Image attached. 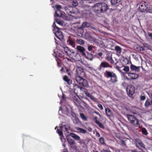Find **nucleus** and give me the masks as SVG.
I'll list each match as a JSON object with an SVG mask.
<instances>
[{"instance_id": "f257e3e1", "label": "nucleus", "mask_w": 152, "mask_h": 152, "mask_svg": "<svg viewBox=\"0 0 152 152\" xmlns=\"http://www.w3.org/2000/svg\"><path fill=\"white\" fill-rule=\"evenodd\" d=\"M108 9L107 5L104 3L96 4L92 7L93 10L97 13L104 12Z\"/></svg>"}, {"instance_id": "f03ea898", "label": "nucleus", "mask_w": 152, "mask_h": 152, "mask_svg": "<svg viewBox=\"0 0 152 152\" xmlns=\"http://www.w3.org/2000/svg\"><path fill=\"white\" fill-rule=\"evenodd\" d=\"M76 49L77 51L83 57L90 61H92L94 58V55L86 50L84 47L80 46L77 45Z\"/></svg>"}, {"instance_id": "7ed1b4c3", "label": "nucleus", "mask_w": 152, "mask_h": 152, "mask_svg": "<svg viewBox=\"0 0 152 152\" xmlns=\"http://www.w3.org/2000/svg\"><path fill=\"white\" fill-rule=\"evenodd\" d=\"M104 75L107 78H110V81L112 83H115L118 81L116 75L113 72L106 70L104 73Z\"/></svg>"}, {"instance_id": "20e7f679", "label": "nucleus", "mask_w": 152, "mask_h": 152, "mask_svg": "<svg viewBox=\"0 0 152 152\" xmlns=\"http://www.w3.org/2000/svg\"><path fill=\"white\" fill-rule=\"evenodd\" d=\"M128 119L130 123L134 126H139L140 124L139 120L134 115H127Z\"/></svg>"}, {"instance_id": "39448f33", "label": "nucleus", "mask_w": 152, "mask_h": 152, "mask_svg": "<svg viewBox=\"0 0 152 152\" xmlns=\"http://www.w3.org/2000/svg\"><path fill=\"white\" fill-rule=\"evenodd\" d=\"M75 80L77 83L80 86L84 87H88V81L82 78V77L76 76Z\"/></svg>"}, {"instance_id": "423d86ee", "label": "nucleus", "mask_w": 152, "mask_h": 152, "mask_svg": "<svg viewBox=\"0 0 152 152\" xmlns=\"http://www.w3.org/2000/svg\"><path fill=\"white\" fill-rule=\"evenodd\" d=\"M53 25H55V27H54V29L55 30V34L56 36L58 39L60 40H61L64 38V36L63 35L62 33L60 31L59 28L56 26L54 23H53Z\"/></svg>"}, {"instance_id": "0eeeda50", "label": "nucleus", "mask_w": 152, "mask_h": 152, "mask_svg": "<svg viewBox=\"0 0 152 152\" xmlns=\"http://www.w3.org/2000/svg\"><path fill=\"white\" fill-rule=\"evenodd\" d=\"M134 87L132 85H128L126 88V91L128 95L130 97L132 96L135 92Z\"/></svg>"}, {"instance_id": "6e6552de", "label": "nucleus", "mask_w": 152, "mask_h": 152, "mask_svg": "<svg viewBox=\"0 0 152 152\" xmlns=\"http://www.w3.org/2000/svg\"><path fill=\"white\" fill-rule=\"evenodd\" d=\"M91 26V25L90 23L87 22H83L81 26L78 28V31H80V33L81 34H82L83 32V29L85 28H88L90 27Z\"/></svg>"}, {"instance_id": "1a4fd4ad", "label": "nucleus", "mask_w": 152, "mask_h": 152, "mask_svg": "<svg viewBox=\"0 0 152 152\" xmlns=\"http://www.w3.org/2000/svg\"><path fill=\"white\" fill-rule=\"evenodd\" d=\"M148 8V3L145 1H142L140 3L139 9L142 12H144Z\"/></svg>"}, {"instance_id": "9d476101", "label": "nucleus", "mask_w": 152, "mask_h": 152, "mask_svg": "<svg viewBox=\"0 0 152 152\" xmlns=\"http://www.w3.org/2000/svg\"><path fill=\"white\" fill-rule=\"evenodd\" d=\"M112 66L109 64L105 61H103L101 62L99 67L98 68L99 70L100 71L102 68H107L108 67L112 68Z\"/></svg>"}, {"instance_id": "9b49d317", "label": "nucleus", "mask_w": 152, "mask_h": 152, "mask_svg": "<svg viewBox=\"0 0 152 152\" xmlns=\"http://www.w3.org/2000/svg\"><path fill=\"white\" fill-rule=\"evenodd\" d=\"M76 71L77 74V76L82 77L85 74L84 70L81 67H77Z\"/></svg>"}, {"instance_id": "f8f14e48", "label": "nucleus", "mask_w": 152, "mask_h": 152, "mask_svg": "<svg viewBox=\"0 0 152 152\" xmlns=\"http://www.w3.org/2000/svg\"><path fill=\"white\" fill-rule=\"evenodd\" d=\"M82 91H83L86 95L89 97L91 100L94 102L97 101V99L88 93L86 89L83 88V89Z\"/></svg>"}, {"instance_id": "ddd939ff", "label": "nucleus", "mask_w": 152, "mask_h": 152, "mask_svg": "<svg viewBox=\"0 0 152 152\" xmlns=\"http://www.w3.org/2000/svg\"><path fill=\"white\" fill-rule=\"evenodd\" d=\"M69 136H70L76 140L79 141V142L80 144H81L82 143V140L80 139V137L77 135L73 133H71Z\"/></svg>"}, {"instance_id": "4468645a", "label": "nucleus", "mask_w": 152, "mask_h": 152, "mask_svg": "<svg viewBox=\"0 0 152 152\" xmlns=\"http://www.w3.org/2000/svg\"><path fill=\"white\" fill-rule=\"evenodd\" d=\"M144 105L146 108L149 107L152 108V102L151 99L148 98L145 101Z\"/></svg>"}, {"instance_id": "2eb2a0df", "label": "nucleus", "mask_w": 152, "mask_h": 152, "mask_svg": "<svg viewBox=\"0 0 152 152\" xmlns=\"http://www.w3.org/2000/svg\"><path fill=\"white\" fill-rule=\"evenodd\" d=\"M83 87L78 86L77 84L75 83L73 84V87L72 90L75 93L77 91L78 89H79L81 91H82L83 89Z\"/></svg>"}, {"instance_id": "dca6fc26", "label": "nucleus", "mask_w": 152, "mask_h": 152, "mask_svg": "<svg viewBox=\"0 0 152 152\" xmlns=\"http://www.w3.org/2000/svg\"><path fill=\"white\" fill-rule=\"evenodd\" d=\"M128 74L132 80L136 79L138 77V75L134 73L128 72Z\"/></svg>"}, {"instance_id": "f3484780", "label": "nucleus", "mask_w": 152, "mask_h": 152, "mask_svg": "<svg viewBox=\"0 0 152 152\" xmlns=\"http://www.w3.org/2000/svg\"><path fill=\"white\" fill-rule=\"evenodd\" d=\"M106 59L112 64H114L115 63L113 59L111 54L107 55L106 57Z\"/></svg>"}, {"instance_id": "a211bd4d", "label": "nucleus", "mask_w": 152, "mask_h": 152, "mask_svg": "<svg viewBox=\"0 0 152 152\" xmlns=\"http://www.w3.org/2000/svg\"><path fill=\"white\" fill-rule=\"evenodd\" d=\"M140 66H137L132 64H131L130 66L131 69L132 71H134L136 72H139L140 71Z\"/></svg>"}, {"instance_id": "6ab92c4d", "label": "nucleus", "mask_w": 152, "mask_h": 152, "mask_svg": "<svg viewBox=\"0 0 152 152\" xmlns=\"http://www.w3.org/2000/svg\"><path fill=\"white\" fill-rule=\"evenodd\" d=\"M66 54L70 58H74L73 57L75 55V53L74 52L73 50L70 49L67 52Z\"/></svg>"}, {"instance_id": "aec40b11", "label": "nucleus", "mask_w": 152, "mask_h": 152, "mask_svg": "<svg viewBox=\"0 0 152 152\" xmlns=\"http://www.w3.org/2000/svg\"><path fill=\"white\" fill-rule=\"evenodd\" d=\"M106 116L108 117H112L113 115V113L110 109L109 108H106L105 109Z\"/></svg>"}, {"instance_id": "412c9836", "label": "nucleus", "mask_w": 152, "mask_h": 152, "mask_svg": "<svg viewBox=\"0 0 152 152\" xmlns=\"http://www.w3.org/2000/svg\"><path fill=\"white\" fill-rule=\"evenodd\" d=\"M63 80L66 82L68 85H70L72 83V80L69 79L68 77L66 75H65L63 78Z\"/></svg>"}, {"instance_id": "4be33fe9", "label": "nucleus", "mask_w": 152, "mask_h": 152, "mask_svg": "<svg viewBox=\"0 0 152 152\" xmlns=\"http://www.w3.org/2000/svg\"><path fill=\"white\" fill-rule=\"evenodd\" d=\"M68 44L71 45L72 47L74 48L75 46V42L74 39L70 38L67 40Z\"/></svg>"}, {"instance_id": "5701e85b", "label": "nucleus", "mask_w": 152, "mask_h": 152, "mask_svg": "<svg viewBox=\"0 0 152 152\" xmlns=\"http://www.w3.org/2000/svg\"><path fill=\"white\" fill-rule=\"evenodd\" d=\"M57 132L60 136V138L61 140H62V139L64 138V137L63 136V132L62 131V127H60V129H57Z\"/></svg>"}, {"instance_id": "b1692460", "label": "nucleus", "mask_w": 152, "mask_h": 152, "mask_svg": "<svg viewBox=\"0 0 152 152\" xmlns=\"http://www.w3.org/2000/svg\"><path fill=\"white\" fill-rule=\"evenodd\" d=\"M66 139L69 144L72 148V145L74 143V140L68 136H66Z\"/></svg>"}, {"instance_id": "393cba45", "label": "nucleus", "mask_w": 152, "mask_h": 152, "mask_svg": "<svg viewBox=\"0 0 152 152\" xmlns=\"http://www.w3.org/2000/svg\"><path fill=\"white\" fill-rule=\"evenodd\" d=\"M122 0H111V3L112 5L117 4L118 5L121 4V1Z\"/></svg>"}, {"instance_id": "a878e982", "label": "nucleus", "mask_w": 152, "mask_h": 152, "mask_svg": "<svg viewBox=\"0 0 152 152\" xmlns=\"http://www.w3.org/2000/svg\"><path fill=\"white\" fill-rule=\"evenodd\" d=\"M124 61H126L127 62V63H126V64H124V63H122V64H123V66H122V65H121V64L119 63H117L116 64H115V66L117 69H119L120 68H121L124 66V64H126L128 63V61L127 58H126Z\"/></svg>"}, {"instance_id": "bb28decb", "label": "nucleus", "mask_w": 152, "mask_h": 152, "mask_svg": "<svg viewBox=\"0 0 152 152\" xmlns=\"http://www.w3.org/2000/svg\"><path fill=\"white\" fill-rule=\"evenodd\" d=\"M115 50L117 53L118 54H120L121 53V48L119 46H116L115 48Z\"/></svg>"}, {"instance_id": "cd10ccee", "label": "nucleus", "mask_w": 152, "mask_h": 152, "mask_svg": "<svg viewBox=\"0 0 152 152\" xmlns=\"http://www.w3.org/2000/svg\"><path fill=\"white\" fill-rule=\"evenodd\" d=\"M77 43L80 45H83L85 43L84 41L81 39H78L76 41Z\"/></svg>"}, {"instance_id": "c85d7f7f", "label": "nucleus", "mask_w": 152, "mask_h": 152, "mask_svg": "<svg viewBox=\"0 0 152 152\" xmlns=\"http://www.w3.org/2000/svg\"><path fill=\"white\" fill-rule=\"evenodd\" d=\"M77 130H78L79 132L85 134L87 133V131L86 130L81 128L79 127L77 128Z\"/></svg>"}, {"instance_id": "c756f323", "label": "nucleus", "mask_w": 152, "mask_h": 152, "mask_svg": "<svg viewBox=\"0 0 152 152\" xmlns=\"http://www.w3.org/2000/svg\"><path fill=\"white\" fill-rule=\"evenodd\" d=\"M96 123L101 128L104 129V126L99 121H96Z\"/></svg>"}, {"instance_id": "7c9ffc66", "label": "nucleus", "mask_w": 152, "mask_h": 152, "mask_svg": "<svg viewBox=\"0 0 152 152\" xmlns=\"http://www.w3.org/2000/svg\"><path fill=\"white\" fill-rule=\"evenodd\" d=\"M84 37L86 39H89L91 38V36L90 33L88 32L85 33L84 35Z\"/></svg>"}, {"instance_id": "2f4dec72", "label": "nucleus", "mask_w": 152, "mask_h": 152, "mask_svg": "<svg viewBox=\"0 0 152 152\" xmlns=\"http://www.w3.org/2000/svg\"><path fill=\"white\" fill-rule=\"evenodd\" d=\"M141 131L142 134L145 135H147L148 134V133L146 129L145 128H142Z\"/></svg>"}, {"instance_id": "473e14b6", "label": "nucleus", "mask_w": 152, "mask_h": 152, "mask_svg": "<svg viewBox=\"0 0 152 152\" xmlns=\"http://www.w3.org/2000/svg\"><path fill=\"white\" fill-rule=\"evenodd\" d=\"M80 117L83 120L86 121L87 120V118L85 116L84 114L83 113H80Z\"/></svg>"}, {"instance_id": "72a5a7b5", "label": "nucleus", "mask_w": 152, "mask_h": 152, "mask_svg": "<svg viewBox=\"0 0 152 152\" xmlns=\"http://www.w3.org/2000/svg\"><path fill=\"white\" fill-rule=\"evenodd\" d=\"M146 99L145 96L144 94H142L140 96V100L144 101Z\"/></svg>"}, {"instance_id": "f704fd0d", "label": "nucleus", "mask_w": 152, "mask_h": 152, "mask_svg": "<svg viewBox=\"0 0 152 152\" xmlns=\"http://www.w3.org/2000/svg\"><path fill=\"white\" fill-rule=\"evenodd\" d=\"M88 68L89 70H90L91 72H95L96 71V70L94 69L93 67H91L89 66L88 67Z\"/></svg>"}, {"instance_id": "c9c22d12", "label": "nucleus", "mask_w": 152, "mask_h": 152, "mask_svg": "<svg viewBox=\"0 0 152 152\" xmlns=\"http://www.w3.org/2000/svg\"><path fill=\"white\" fill-rule=\"evenodd\" d=\"M124 68L123 70L126 72H128L129 71V67L127 66H124Z\"/></svg>"}, {"instance_id": "e433bc0d", "label": "nucleus", "mask_w": 152, "mask_h": 152, "mask_svg": "<svg viewBox=\"0 0 152 152\" xmlns=\"http://www.w3.org/2000/svg\"><path fill=\"white\" fill-rule=\"evenodd\" d=\"M99 142L102 144H104V140L103 137H101L99 138Z\"/></svg>"}, {"instance_id": "4c0bfd02", "label": "nucleus", "mask_w": 152, "mask_h": 152, "mask_svg": "<svg viewBox=\"0 0 152 152\" xmlns=\"http://www.w3.org/2000/svg\"><path fill=\"white\" fill-rule=\"evenodd\" d=\"M63 48L64 49V52L66 54L67 53V52L70 49H69L68 47H63Z\"/></svg>"}, {"instance_id": "58836bf2", "label": "nucleus", "mask_w": 152, "mask_h": 152, "mask_svg": "<svg viewBox=\"0 0 152 152\" xmlns=\"http://www.w3.org/2000/svg\"><path fill=\"white\" fill-rule=\"evenodd\" d=\"M77 2L75 0L73 1L72 2V4L74 6H76L78 5Z\"/></svg>"}, {"instance_id": "ea45409f", "label": "nucleus", "mask_w": 152, "mask_h": 152, "mask_svg": "<svg viewBox=\"0 0 152 152\" xmlns=\"http://www.w3.org/2000/svg\"><path fill=\"white\" fill-rule=\"evenodd\" d=\"M55 57L56 58V61H57V65L58 67H59L61 66V64L60 63H59L57 60H59V59L57 58V55H55Z\"/></svg>"}, {"instance_id": "a19ab883", "label": "nucleus", "mask_w": 152, "mask_h": 152, "mask_svg": "<svg viewBox=\"0 0 152 152\" xmlns=\"http://www.w3.org/2000/svg\"><path fill=\"white\" fill-rule=\"evenodd\" d=\"M94 46L92 45H89L88 47V49L89 51H91L92 50Z\"/></svg>"}, {"instance_id": "79ce46f5", "label": "nucleus", "mask_w": 152, "mask_h": 152, "mask_svg": "<svg viewBox=\"0 0 152 152\" xmlns=\"http://www.w3.org/2000/svg\"><path fill=\"white\" fill-rule=\"evenodd\" d=\"M120 142L121 144V145L123 146H126V144L125 142L123 140H121L120 141Z\"/></svg>"}, {"instance_id": "37998d69", "label": "nucleus", "mask_w": 152, "mask_h": 152, "mask_svg": "<svg viewBox=\"0 0 152 152\" xmlns=\"http://www.w3.org/2000/svg\"><path fill=\"white\" fill-rule=\"evenodd\" d=\"M115 60L116 61V62L115 63H114V64H116L117 63H119V64H121V65H122V66H123V64H122V62H121V61L119 62L118 61V59H117L115 58Z\"/></svg>"}, {"instance_id": "c03bdc74", "label": "nucleus", "mask_w": 152, "mask_h": 152, "mask_svg": "<svg viewBox=\"0 0 152 152\" xmlns=\"http://www.w3.org/2000/svg\"><path fill=\"white\" fill-rule=\"evenodd\" d=\"M101 152H111L110 150L103 149L101 150Z\"/></svg>"}, {"instance_id": "a18cd8bd", "label": "nucleus", "mask_w": 152, "mask_h": 152, "mask_svg": "<svg viewBox=\"0 0 152 152\" xmlns=\"http://www.w3.org/2000/svg\"><path fill=\"white\" fill-rule=\"evenodd\" d=\"M56 7L57 10H59L61 8V6L59 5H56Z\"/></svg>"}, {"instance_id": "49530a36", "label": "nucleus", "mask_w": 152, "mask_h": 152, "mask_svg": "<svg viewBox=\"0 0 152 152\" xmlns=\"http://www.w3.org/2000/svg\"><path fill=\"white\" fill-rule=\"evenodd\" d=\"M98 106L99 108L100 109V110H102L103 109V107L101 104H98Z\"/></svg>"}, {"instance_id": "de8ad7c7", "label": "nucleus", "mask_w": 152, "mask_h": 152, "mask_svg": "<svg viewBox=\"0 0 152 152\" xmlns=\"http://www.w3.org/2000/svg\"><path fill=\"white\" fill-rule=\"evenodd\" d=\"M103 53L102 52H99L97 54V56H99V57H101L103 55Z\"/></svg>"}, {"instance_id": "09e8293b", "label": "nucleus", "mask_w": 152, "mask_h": 152, "mask_svg": "<svg viewBox=\"0 0 152 152\" xmlns=\"http://www.w3.org/2000/svg\"><path fill=\"white\" fill-rule=\"evenodd\" d=\"M96 136L98 137H100V134L98 132H96Z\"/></svg>"}, {"instance_id": "8fccbe9b", "label": "nucleus", "mask_w": 152, "mask_h": 152, "mask_svg": "<svg viewBox=\"0 0 152 152\" xmlns=\"http://www.w3.org/2000/svg\"><path fill=\"white\" fill-rule=\"evenodd\" d=\"M94 113H96L97 115H99L100 117H101V115L99 113L97 112L96 111H94Z\"/></svg>"}, {"instance_id": "3c124183", "label": "nucleus", "mask_w": 152, "mask_h": 152, "mask_svg": "<svg viewBox=\"0 0 152 152\" xmlns=\"http://www.w3.org/2000/svg\"><path fill=\"white\" fill-rule=\"evenodd\" d=\"M58 56L61 58H62L63 57V55L62 53H59Z\"/></svg>"}, {"instance_id": "603ef678", "label": "nucleus", "mask_w": 152, "mask_h": 152, "mask_svg": "<svg viewBox=\"0 0 152 152\" xmlns=\"http://www.w3.org/2000/svg\"><path fill=\"white\" fill-rule=\"evenodd\" d=\"M114 152H121L120 150L116 149L114 150Z\"/></svg>"}, {"instance_id": "864d4df0", "label": "nucleus", "mask_w": 152, "mask_h": 152, "mask_svg": "<svg viewBox=\"0 0 152 152\" xmlns=\"http://www.w3.org/2000/svg\"><path fill=\"white\" fill-rule=\"evenodd\" d=\"M88 129L89 132H91L92 131V129L91 127H88Z\"/></svg>"}, {"instance_id": "5fc2aeb1", "label": "nucleus", "mask_w": 152, "mask_h": 152, "mask_svg": "<svg viewBox=\"0 0 152 152\" xmlns=\"http://www.w3.org/2000/svg\"><path fill=\"white\" fill-rule=\"evenodd\" d=\"M97 117L96 116H95V117H94V120L95 121V122L96 121H98L97 120Z\"/></svg>"}, {"instance_id": "6e6d98bb", "label": "nucleus", "mask_w": 152, "mask_h": 152, "mask_svg": "<svg viewBox=\"0 0 152 152\" xmlns=\"http://www.w3.org/2000/svg\"><path fill=\"white\" fill-rule=\"evenodd\" d=\"M148 36L152 38V33H150L148 34Z\"/></svg>"}, {"instance_id": "4d7b16f0", "label": "nucleus", "mask_w": 152, "mask_h": 152, "mask_svg": "<svg viewBox=\"0 0 152 152\" xmlns=\"http://www.w3.org/2000/svg\"><path fill=\"white\" fill-rule=\"evenodd\" d=\"M150 98L151 99V101L152 102V93H151V95L149 96Z\"/></svg>"}, {"instance_id": "13d9d810", "label": "nucleus", "mask_w": 152, "mask_h": 152, "mask_svg": "<svg viewBox=\"0 0 152 152\" xmlns=\"http://www.w3.org/2000/svg\"><path fill=\"white\" fill-rule=\"evenodd\" d=\"M66 11L68 13H72V12L70 11H69V10L68 9L66 10Z\"/></svg>"}, {"instance_id": "bf43d9fd", "label": "nucleus", "mask_w": 152, "mask_h": 152, "mask_svg": "<svg viewBox=\"0 0 152 152\" xmlns=\"http://www.w3.org/2000/svg\"><path fill=\"white\" fill-rule=\"evenodd\" d=\"M65 126L64 128H65V131H67V130H68V129H67L66 127L65 126Z\"/></svg>"}, {"instance_id": "052dcab7", "label": "nucleus", "mask_w": 152, "mask_h": 152, "mask_svg": "<svg viewBox=\"0 0 152 152\" xmlns=\"http://www.w3.org/2000/svg\"><path fill=\"white\" fill-rule=\"evenodd\" d=\"M55 14L56 15L57 17H59V15L57 13V12H56Z\"/></svg>"}, {"instance_id": "680f3d73", "label": "nucleus", "mask_w": 152, "mask_h": 152, "mask_svg": "<svg viewBox=\"0 0 152 152\" xmlns=\"http://www.w3.org/2000/svg\"><path fill=\"white\" fill-rule=\"evenodd\" d=\"M64 94H63L62 95V99H64Z\"/></svg>"}, {"instance_id": "e2e57ef3", "label": "nucleus", "mask_w": 152, "mask_h": 152, "mask_svg": "<svg viewBox=\"0 0 152 152\" xmlns=\"http://www.w3.org/2000/svg\"><path fill=\"white\" fill-rule=\"evenodd\" d=\"M63 70H64V68L63 67H62L61 68V69L60 71L61 72V71H63Z\"/></svg>"}, {"instance_id": "0e129e2a", "label": "nucleus", "mask_w": 152, "mask_h": 152, "mask_svg": "<svg viewBox=\"0 0 152 152\" xmlns=\"http://www.w3.org/2000/svg\"><path fill=\"white\" fill-rule=\"evenodd\" d=\"M93 152H98V151L97 150H93Z\"/></svg>"}, {"instance_id": "69168bd1", "label": "nucleus", "mask_w": 152, "mask_h": 152, "mask_svg": "<svg viewBox=\"0 0 152 152\" xmlns=\"http://www.w3.org/2000/svg\"><path fill=\"white\" fill-rule=\"evenodd\" d=\"M142 48V50H145V49H144L143 48Z\"/></svg>"}, {"instance_id": "338daca9", "label": "nucleus", "mask_w": 152, "mask_h": 152, "mask_svg": "<svg viewBox=\"0 0 152 152\" xmlns=\"http://www.w3.org/2000/svg\"><path fill=\"white\" fill-rule=\"evenodd\" d=\"M148 45L147 44H145V46L146 45V46H147Z\"/></svg>"}, {"instance_id": "774afa93", "label": "nucleus", "mask_w": 152, "mask_h": 152, "mask_svg": "<svg viewBox=\"0 0 152 152\" xmlns=\"http://www.w3.org/2000/svg\"><path fill=\"white\" fill-rule=\"evenodd\" d=\"M64 152H68V151H64Z\"/></svg>"}]
</instances>
